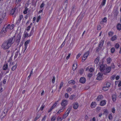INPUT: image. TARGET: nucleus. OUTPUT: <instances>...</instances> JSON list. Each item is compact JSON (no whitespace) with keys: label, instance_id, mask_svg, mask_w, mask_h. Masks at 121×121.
<instances>
[{"label":"nucleus","instance_id":"f257e3e1","mask_svg":"<svg viewBox=\"0 0 121 121\" xmlns=\"http://www.w3.org/2000/svg\"><path fill=\"white\" fill-rule=\"evenodd\" d=\"M14 27L13 24L10 25V24H8L5 29L4 32L6 33L7 31L10 32L11 30L13 29Z\"/></svg>","mask_w":121,"mask_h":121},{"label":"nucleus","instance_id":"f03ea898","mask_svg":"<svg viewBox=\"0 0 121 121\" xmlns=\"http://www.w3.org/2000/svg\"><path fill=\"white\" fill-rule=\"evenodd\" d=\"M10 46L7 42L4 43L2 45V47L4 50L7 49L9 48Z\"/></svg>","mask_w":121,"mask_h":121},{"label":"nucleus","instance_id":"7ed1b4c3","mask_svg":"<svg viewBox=\"0 0 121 121\" xmlns=\"http://www.w3.org/2000/svg\"><path fill=\"white\" fill-rule=\"evenodd\" d=\"M68 104V101L67 100L65 99L63 100L61 103V105L62 108H65V106L67 105Z\"/></svg>","mask_w":121,"mask_h":121},{"label":"nucleus","instance_id":"20e7f679","mask_svg":"<svg viewBox=\"0 0 121 121\" xmlns=\"http://www.w3.org/2000/svg\"><path fill=\"white\" fill-rule=\"evenodd\" d=\"M89 53V52L88 51L86 52L85 53L84 55H83V56L82 57V61H84L86 59L87 57L88 56Z\"/></svg>","mask_w":121,"mask_h":121},{"label":"nucleus","instance_id":"39448f33","mask_svg":"<svg viewBox=\"0 0 121 121\" xmlns=\"http://www.w3.org/2000/svg\"><path fill=\"white\" fill-rule=\"evenodd\" d=\"M70 109L68 108L66 111L65 114L64 115L63 118V119H65L68 116L70 112Z\"/></svg>","mask_w":121,"mask_h":121},{"label":"nucleus","instance_id":"423d86ee","mask_svg":"<svg viewBox=\"0 0 121 121\" xmlns=\"http://www.w3.org/2000/svg\"><path fill=\"white\" fill-rule=\"evenodd\" d=\"M103 73L102 72H99L97 75V78L96 79L99 80H100L102 79V76Z\"/></svg>","mask_w":121,"mask_h":121},{"label":"nucleus","instance_id":"0eeeda50","mask_svg":"<svg viewBox=\"0 0 121 121\" xmlns=\"http://www.w3.org/2000/svg\"><path fill=\"white\" fill-rule=\"evenodd\" d=\"M77 67V62L76 61H74V63L73 64L72 66L73 70V71H75Z\"/></svg>","mask_w":121,"mask_h":121},{"label":"nucleus","instance_id":"6e6552de","mask_svg":"<svg viewBox=\"0 0 121 121\" xmlns=\"http://www.w3.org/2000/svg\"><path fill=\"white\" fill-rule=\"evenodd\" d=\"M106 68V67L105 65H102L100 66V69L101 71L104 72V70Z\"/></svg>","mask_w":121,"mask_h":121},{"label":"nucleus","instance_id":"1a4fd4ad","mask_svg":"<svg viewBox=\"0 0 121 121\" xmlns=\"http://www.w3.org/2000/svg\"><path fill=\"white\" fill-rule=\"evenodd\" d=\"M111 68L110 67H107L104 70V72L105 74L109 72L110 71Z\"/></svg>","mask_w":121,"mask_h":121},{"label":"nucleus","instance_id":"9d476101","mask_svg":"<svg viewBox=\"0 0 121 121\" xmlns=\"http://www.w3.org/2000/svg\"><path fill=\"white\" fill-rule=\"evenodd\" d=\"M14 40L13 38H10L8 42L7 43L9 44H10V45L11 46Z\"/></svg>","mask_w":121,"mask_h":121},{"label":"nucleus","instance_id":"9b49d317","mask_svg":"<svg viewBox=\"0 0 121 121\" xmlns=\"http://www.w3.org/2000/svg\"><path fill=\"white\" fill-rule=\"evenodd\" d=\"M86 81V79L84 77H81L80 79V82L82 83H84Z\"/></svg>","mask_w":121,"mask_h":121},{"label":"nucleus","instance_id":"f8f14e48","mask_svg":"<svg viewBox=\"0 0 121 121\" xmlns=\"http://www.w3.org/2000/svg\"><path fill=\"white\" fill-rule=\"evenodd\" d=\"M104 43V41L103 40H101L100 42L99 46L98 47V48L99 49H101Z\"/></svg>","mask_w":121,"mask_h":121},{"label":"nucleus","instance_id":"ddd939ff","mask_svg":"<svg viewBox=\"0 0 121 121\" xmlns=\"http://www.w3.org/2000/svg\"><path fill=\"white\" fill-rule=\"evenodd\" d=\"M107 21V18L105 17L102 19V21L100 22V24H103L104 23L106 22Z\"/></svg>","mask_w":121,"mask_h":121},{"label":"nucleus","instance_id":"4468645a","mask_svg":"<svg viewBox=\"0 0 121 121\" xmlns=\"http://www.w3.org/2000/svg\"><path fill=\"white\" fill-rule=\"evenodd\" d=\"M64 108H60L58 111L56 113V114L57 115H58L60 114L61 112H63L64 110Z\"/></svg>","mask_w":121,"mask_h":121},{"label":"nucleus","instance_id":"2eb2a0df","mask_svg":"<svg viewBox=\"0 0 121 121\" xmlns=\"http://www.w3.org/2000/svg\"><path fill=\"white\" fill-rule=\"evenodd\" d=\"M103 97L102 95H99L98 96L97 98V100L99 101L103 99Z\"/></svg>","mask_w":121,"mask_h":121},{"label":"nucleus","instance_id":"dca6fc26","mask_svg":"<svg viewBox=\"0 0 121 121\" xmlns=\"http://www.w3.org/2000/svg\"><path fill=\"white\" fill-rule=\"evenodd\" d=\"M8 111V110L7 109L5 108L3 111V115L4 116H5L7 114Z\"/></svg>","mask_w":121,"mask_h":121},{"label":"nucleus","instance_id":"f3484780","mask_svg":"<svg viewBox=\"0 0 121 121\" xmlns=\"http://www.w3.org/2000/svg\"><path fill=\"white\" fill-rule=\"evenodd\" d=\"M73 108L75 109H77L78 107V103H74L73 104Z\"/></svg>","mask_w":121,"mask_h":121},{"label":"nucleus","instance_id":"a211bd4d","mask_svg":"<svg viewBox=\"0 0 121 121\" xmlns=\"http://www.w3.org/2000/svg\"><path fill=\"white\" fill-rule=\"evenodd\" d=\"M96 104L95 103L92 102L91 104V107L92 108H94L96 106Z\"/></svg>","mask_w":121,"mask_h":121},{"label":"nucleus","instance_id":"6ab92c4d","mask_svg":"<svg viewBox=\"0 0 121 121\" xmlns=\"http://www.w3.org/2000/svg\"><path fill=\"white\" fill-rule=\"evenodd\" d=\"M106 102L105 100H103L100 102V105L101 106H103L106 104Z\"/></svg>","mask_w":121,"mask_h":121},{"label":"nucleus","instance_id":"aec40b11","mask_svg":"<svg viewBox=\"0 0 121 121\" xmlns=\"http://www.w3.org/2000/svg\"><path fill=\"white\" fill-rule=\"evenodd\" d=\"M76 98V95H71L69 98L70 100H72L75 99Z\"/></svg>","mask_w":121,"mask_h":121},{"label":"nucleus","instance_id":"412c9836","mask_svg":"<svg viewBox=\"0 0 121 121\" xmlns=\"http://www.w3.org/2000/svg\"><path fill=\"white\" fill-rule=\"evenodd\" d=\"M99 57H97V58L96 59H95V63L96 64H98L99 62Z\"/></svg>","mask_w":121,"mask_h":121},{"label":"nucleus","instance_id":"4be33fe9","mask_svg":"<svg viewBox=\"0 0 121 121\" xmlns=\"http://www.w3.org/2000/svg\"><path fill=\"white\" fill-rule=\"evenodd\" d=\"M117 28L118 30H121V24L118 23L117 26Z\"/></svg>","mask_w":121,"mask_h":121},{"label":"nucleus","instance_id":"5701e85b","mask_svg":"<svg viewBox=\"0 0 121 121\" xmlns=\"http://www.w3.org/2000/svg\"><path fill=\"white\" fill-rule=\"evenodd\" d=\"M106 0H103L101 3V4L100 6V7H102V6H104L105 4Z\"/></svg>","mask_w":121,"mask_h":121},{"label":"nucleus","instance_id":"b1692460","mask_svg":"<svg viewBox=\"0 0 121 121\" xmlns=\"http://www.w3.org/2000/svg\"><path fill=\"white\" fill-rule=\"evenodd\" d=\"M117 39V37L116 35H115L112 36L111 38V40L112 41H114L115 40Z\"/></svg>","mask_w":121,"mask_h":121},{"label":"nucleus","instance_id":"393cba45","mask_svg":"<svg viewBox=\"0 0 121 121\" xmlns=\"http://www.w3.org/2000/svg\"><path fill=\"white\" fill-rule=\"evenodd\" d=\"M108 113V112L107 110V109H105L104 110L103 113L104 115L107 116Z\"/></svg>","mask_w":121,"mask_h":121},{"label":"nucleus","instance_id":"a878e982","mask_svg":"<svg viewBox=\"0 0 121 121\" xmlns=\"http://www.w3.org/2000/svg\"><path fill=\"white\" fill-rule=\"evenodd\" d=\"M8 65L7 64H4L3 67V69L4 70H6L8 67Z\"/></svg>","mask_w":121,"mask_h":121},{"label":"nucleus","instance_id":"bb28decb","mask_svg":"<svg viewBox=\"0 0 121 121\" xmlns=\"http://www.w3.org/2000/svg\"><path fill=\"white\" fill-rule=\"evenodd\" d=\"M112 61V59L110 57L108 58L107 59V63L109 64Z\"/></svg>","mask_w":121,"mask_h":121},{"label":"nucleus","instance_id":"cd10ccee","mask_svg":"<svg viewBox=\"0 0 121 121\" xmlns=\"http://www.w3.org/2000/svg\"><path fill=\"white\" fill-rule=\"evenodd\" d=\"M112 99L114 102L115 101L116 99V96L115 95H113L112 96Z\"/></svg>","mask_w":121,"mask_h":121},{"label":"nucleus","instance_id":"c85d7f7f","mask_svg":"<svg viewBox=\"0 0 121 121\" xmlns=\"http://www.w3.org/2000/svg\"><path fill=\"white\" fill-rule=\"evenodd\" d=\"M17 67V65H15L14 66H13L11 68V69L13 71H14L15 70Z\"/></svg>","mask_w":121,"mask_h":121},{"label":"nucleus","instance_id":"c756f323","mask_svg":"<svg viewBox=\"0 0 121 121\" xmlns=\"http://www.w3.org/2000/svg\"><path fill=\"white\" fill-rule=\"evenodd\" d=\"M21 39V36H19L18 37H17V40H16V42H17V43H19L20 39Z\"/></svg>","mask_w":121,"mask_h":121},{"label":"nucleus","instance_id":"7c9ffc66","mask_svg":"<svg viewBox=\"0 0 121 121\" xmlns=\"http://www.w3.org/2000/svg\"><path fill=\"white\" fill-rule=\"evenodd\" d=\"M72 88L70 87H68L66 89V90L67 92H69L72 91Z\"/></svg>","mask_w":121,"mask_h":121},{"label":"nucleus","instance_id":"2f4dec72","mask_svg":"<svg viewBox=\"0 0 121 121\" xmlns=\"http://www.w3.org/2000/svg\"><path fill=\"white\" fill-rule=\"evenodd\" d=\"M57 103L56 102L55 103H54L53 105L51 107L52 108V109H53L57 105Z\"/></svg>","mask_w":121,"mask_h":121},{"label":"nucleus","instance_id":"473e14b6","mask_svg":"<svg viewBox=\"0 0 121 121\" xmlns=\"http://www.w3.org/2000/svg\"><path fill=\"white\" fill-rule=\"evenodd\" d=\"M30 42V40H27L25 43L24 45L25 46H27V45L28 44H29V42Z\"/></svg>","mask_w":121,"mask_h":121},{"label":"nucleus","instance_id":"72a5a7b5","mask_svg":"<svg viewBox=\"0 0 121 121\" xmlns=\"http://www.w3.org/2000/svg\"><path fill=\"white\" fill-rule=\"evenodd\" d=\"M69 84L72 83L73 84H74L75 82L73 80H71L69 82Z\"/></svg>","mask_w":121,"mask_h":121},{"label":"nucleus","instance_id":"f704fd0d","mask_svg":"<svg viewBox=\"0 0 121 121\" xmlns=\"http://www.w3.org/2000/svg\"><path fill=\"white\" fill-rule=\"evenodd\" d=\"M64 5H65V6L66 7H67L68 4L67 0H65L64 2Z\"/></svg>","mask_w":121,"mask_h":121},{"label":"nucleus","instance_id":"c9c22d12","mask_svg":"<svg viewBox=\"0 0 121 121\" xmlns=\"http://www.w3.org/2000/svg\"><path fill=\"white\" fill-rule=\"evenodd\" d=\"M103 89L104 91H106L108 89V88L106 86H105L103 87Z\"/></svg>","mask_w":121,"mask_h":121},{"label":"nucleus","instance_id":"e433bc0d","mask_svg":"<svg viewBox=\"0 0 121 121\" xmlns=\"http://www.w3.org/2000/svg\"><path fill=\"white\" fill-rule=\"evenodd\" d=\"M64 85V83L63 82H61L60 85V87L59 89H61L62 87Z\"/></svg>","mask_w":121,"mask_h":121},{"label":"nucleus","instance_id":"4c0bfd02","mask_svg":"<svg viewBox=\"0 0 121 121\" xmlns=\"http://www.w3.org/2000/svg\"><path fill=\"white\" fill-rule=\"evenodd\" d=\"M46 116H44L42 120V121H48V120L46 119Z\"/></svg>","mask_w":121,"mask_h":121},{"label":"nucleus","instance_id":"58836bf2","mask_svg":"<svg viewBox=\"0 0 121 121\" xmlns=\"http://www.w3.org/2000/svg\"><path fill=\"white\" fill-rule=\"evenodd\" d=\"M83 72V69H81L79 71V73L81 75Z\"/></svg>","mask_w":121,"mask_h":121},{"label":"nucleus","instance_id":"ea45409f","mask_svg":"<svg viewBox=\"0 0 121 121\" xmlns=\"http://www.w3.org/2000/svg\"><path fill=\"white\" fill-rule=\"evenodd\" d=\"M64 96L65 98L66 99L68 98L69 97L68 94L67 93H65V94Z\"/></svg>","mask_w":121,"mask_h":121},{"label":"nucleus","instance_id":"a19ab883","mask_svg":"<svg viewBox=\"0 0 121 121\" xmlns=\"http://www.w3.org/2000/svg\"><path fill=\"white\" fill-rule=\"evenodd\" d=\"M32 24V23H31L30 24V25L29 26H28L27 28H26V30L27 31H29L30 28V27H31V26H30Z\"/></svg>","mask_w":121,"mask_h":121},{"label":"nucleus","instance_id":"79ce46f5","mask_svg":"<svg viewBox=\"0 0 121 121\" xmlns=\"http://www.w3.org/2000/svg\"><path fill=\"white\" fill-rule=\"evenodd\" d=\"M28 10V9L27 8H26L25 9V10L23 11V13L24 14H26L27 13V11Z\"/></svg>","mask_w":121,"mask_h":121},{"label":"nucleus","instance_id":"37998d69","mask_svg":"<svg viewBox=\"0 0 121 121\" xmlns=\"http://www.w3.org/2000/svg\"><path fill=\"white\" fill-rule=\"evenodd\" d=\"M119 44L118 43H116V44L115 47L117 48H118L119 47Z\"/></svg>","mask_w":121,"mask_h":121},{"label":"nucleus","instance_id":"c03bdc74","mask_svg":"<svg viewBox=\"0 0 121 121\" xmlns=\"http://www.w3.org/2000/svg\"><path fill=\"white\" fill-rule=\"evenodd\" d=\"M56 118V117H52L51 119V121H54L55 120Z\"/></svg>","mask_w":121,"mask_h":121},{"label":"nucleus","instance_id":"a18cd8bd","mask_svg":"<svg viewBox=\"0 0 121 121\" xmlns=\"http://www.w3.org/2000/svg\"><path fill=\"white\" fill-rule=\"evenodd\" d=\"M41 18L40 16H38L37 18V22H38Z\"/></svg>","mask_w":121,"mask_h":121},{"label":"nucleus","instance_id":"49530a36","mask_svg":"<svg viewBox=\"0 0 121 121\" xmlns=\"http://www.w3.org/2000/svg\"><path fill=\"white\" fill-rule=\"evenodd\" d=\"M62 120L61 118L59 117H58L57 118V121H61Z\"/></svg>","mask_w":121,"mask_h":121},{"label":"nucleus","instance_id":"de8ad7c7","mask_svg":"<svg viewBox=\"0 0 121 121\" xmlns=\"http://www.w3.org/2000/svg\"><path fill=\"white\" fill-rule=\"evenodd\" d=\"M115 48H112L111 49V52L113 53L115 51Z\"/></svg>","mask_w":121,"mask_h":121},{"label":"nucleus","instance_id":"09e8293b","mask_svg":"<svg viewBox=\"0 0 121 121\" xmlns=\"http://www.w3.org/2000/svg\"><path fill=\"white\" fill-rule=\"evenodd\" d=\"M110 83L109 82H108L107 83L106 86L108 87H108H109L110 86Z\"/></svg>","mask_w":121,"mask_h":121},{"label":"nucleus","instance_id":"8fccbe9b","mask_svg":"<svg viewBox=\"0 0 121 121\" xmlns=\"http://www.w3.org/2000/svg\"><path fill=\"white\" fill-rule=\"evenodd\" d=\"M19 19L18 20V21H20L21 20V19H22L23 17V16L22 15H20L19 16Z\"/></svg>","mask_w":121,"mask_h":121},{"label":"nucleus","instance_id":"3c124183","mask_svg":"<svg viewBox=\"0 0 121 121\" xmlns=\"http://www.w3.org/2000/svg\"><path fill=\"white\" fill-rule=\"evenodd\" d=\"M31 35V34H30L29 35H28V34L27 33H25V37H29Z\"/></svg>","mask_w":121,"mask_h":121},{"label":"nucleus","instance_id":"603ef678","mask_svg":"<svg viewBox=\"0 0 121 121\" xmlns=\"http://www.w3.org/2000/svg\"><path fill=\"white\" fill-rule=\"evenodd\" d=\"M55 78L54 77H53V78L52 79V82L53 83H54L55 81Z\"/></svg>","mask_w":121,"mask_h":121},{"label":"nucleus","instance_id":"864d4df0","mask_svg":"<svg viewBox=\"0 0 121 121\" xmlns=\"http://www.w3.org/2000/svg\"><path fill=\"white\" fill-rule=\"evenodd\" d=\"M112 116L111 114H110L108 116V118L109 120H111L112 119Z\"/></svg>","mask_w":121,"mask_h":121},{"label":"nucleus","instance_id":"5fc2aeb1","mask_svg":"<svg viewBox=\"0 0 121 121\" xmlns=\"http://www.w3.org/2000/svg\"><path fill=\"white\" fill-rule=\"evenodd\" d=\"M70 55H71L69 53V54L68 56L66 57V59L67 60H68L69 59V58L70 56Z\"/></svg>","mask_w":121,"mask_h":121},{"label":"nucleus","instance_id":"6e6d98bb","mask_svg":"<svg viewBox=\"0 0 121 121\" xmlns=\"http://www.w3.org/2000/svg\"><path fill=\"white\" fill-rule=\"evenodd\" d=\"M81 55V54L80 53H79L76 56V58L77 59H78V58H79V57Z\"/></svg>","mask_w":121,"mask_h":121},{"label":"nucleus","instance_id":"4d7b16f0","mask_svg":"<svg viewBox=\"0 0 121 121\" xmlns=\"http://www.w3.org/2000/svg\"><path fill=\"white\" fill-rule=\"evenodd\" d=\"M94 71V69L93 68H91L89 69V71L91 72H92Z\"/></svg>","mask_w":121,"mask_h":121},{"label":"nucleus","instance_id":"13d9d810","mask_svg":"<svg viewBox=\"0 0 121 121\" xmlns=\"http://www.w3.org/2000/svg\"><path fill=\"white\" fill-rule=\"evenodd\" d=\"M113 33L112 32H110L108 33V35L109 36H111V35H113Z\"/></svg>","mask_w":121,"mask_h":121},{"label":"nucleus","instance_id":"bf43d9fd","mask_svg":"<svg viewBox=\"0 0 121 121\" xmlns=\"http://www.w3.org/2000/svg\"><path fill=\"white\" fill-rule=\"evenodd\" d=\"M115 108H112V112L113 113H114L115 112Z\"/></svg>","mask_w":121,"mask_h":121},{"label":"nucleus","instance_id":"052dcab7","mask_svg":"<svg viewBox=\"0 0 121 121\" xmlns=\"http://www.w3.org/2000/svg\"><path fill=\"white\" fill-rule=\"evenodd\" d=\"M101 28V26H100L99 25L97 27V30H100Z\"/></svg>","mask_w":121,"mask_h":121},{"label":"nucleus","instance_id":"680f3d73","mask_svg":"<svg viewBox=\"0 0 121 121\" xmlns=\"http://www.w3.org/2000/svg\"><path fill=\"white\" fill-rule=\"evenodd\" d=\"M64 42H64L60 46V48H61L64 46L65 44V43H64Z\"/></svg>","mask_w":121,"mask_h":121},{"label":"nucleus","instance_id":"e2e57ef3","mask_svg":"<svg viewBox=\"0 0 121 121\" xmlns=\"http://www.w3.org/2000/svg\"><path fill=\"white\" fill-rule=\"evenodd\" d=\"M96 118L95 117H94L92 119V120H91V121H95Z\"/></svg>","mask_w":121,"mask_h":121},{"label":"nucleus","instance_id":"0e129e2a","mask_svg":"<svg viewBox=\"0 0 121 121\" xmlns=\"http://www.w3.org/2000/svg\"><path fill=\"white\" fill-rule=\"evenodd\" d=\"M92 73H89L88 74V76L89 77H90L92 76Z\"/></svg>","mask_w":121,"mask_h":121},{"label":"nucleus","instance_id":"69168bd1","mask_svg":"<svg viewBox=\"0 0 121 121\" xmlns=\"http://www.w3.org/2000/svg\"><path fill=\"white\" fill-rule=\"evenodd\" d=\"M44 6V4L43 3H42L41 5L40 6V7L41 8H42Z\"/></svg>","mask_w":121,"mask_h":121},{"label":"nucleus","instance_id":"338daca9","mask_svg":"<svg viewBox=\"0 0 121 121\" xmlns=\"http://www.w3.org/2000/svg\"><path fill=\"white\" fill-rule=\"evenodd\" d=\"M44 108V106H42L40 108V110L42 111L43 110V108Z\"/></svg>","mask_w":121,"mask_h":121},{"label":"nucleus","instance_id":"774afa93","mask_svg":"<svg viewBox=\"0 0 121 121\" xmlns=\"http://www.w3.org/2000/svg\"><path fill=\"white\" fill-rule=\"evenodd\" d=\"M118 86L119 87H120L121 86V81H120L118 85Z\"/></svg>","mask_w":121,"mask_h":121}]
</instances>
